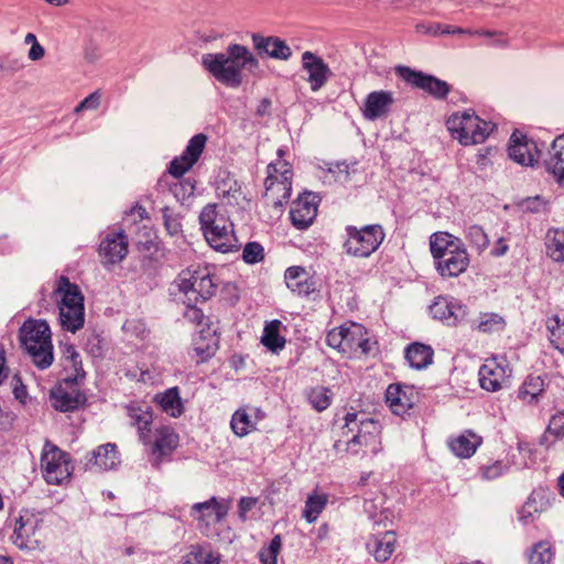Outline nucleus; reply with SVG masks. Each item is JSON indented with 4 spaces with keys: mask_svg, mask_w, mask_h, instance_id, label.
Instances as JSON below:
<instances>
[{
    "mask_svg": "<svg viewBox=\"0 0 564 564\" xmlns=\"http://www.w3.org/2000/svg\"><path fill=\"white\" fill-rule=\"evenodd\" d=\"M338 436L334 442L337 454H350L372 458L382 451V426L369 413L355 408L337 417L332 431Z\"/></svg>",
    "mask_w": 564,
    "mask_h": 564,
    "instance_id": "f257e3e1",
    "label": "nucleus"
},
{
    "mask_svg": "<svg viewBox=\"0 0 564 564\" xmlns=\"http://www.w3.org/2000/svg\"><path fill=\"white\" fill-rule=\"evenodd\" d=\"M202 64L219 83L229 87L241 85L245 68L251 70L259 67L253 54L240 44L228 45L226 53L203 55Z\"/></svg>",
    "mask_w": 564,
    "mask_h": 564,
    "instance_id": "f03ea898",
    "label": "nucleus"
},
{
    "mask_svg": "<svg viewBox=\"0 0 564 564\" xmlns=\"http://www.w3.org/2000/svg\"><path fill=\"white\" fill-rule=\"evenodd\" d=\"M199 226L207 243L221 253L240 249L235 225L227 212L217 204H207L199 213Z\"/></svg>",
    "mask_w": 564,
    "mask_h": 564,
    "instance_id": "7ed1b4c3",
    "label": "nucleus"
},
{
    "mask_svg": "<svg viewBox=\"0 0 564 564\" xmlns=\"http://www.w3.org/2000/svg\"><path fill=\"white\" fill-rule=\"evenodd\" d=\"M430 250L435 268L443 278H456L469 265V254L460 239L438 231L430 238Z\"/></svg>",
    "mask_w": 564,
    "mask_h": 564,
    "instance_id": "20e7f679",
    "label": "nucleus"
},
{
    "mask_svg": "<svg viewBox=\"0 0 564 564\" xmlns=\"http://www.w3.org/2000/svg\"><path fill=\"white\" fill-rule=\"evenodd\" d=\"M19 337L39 369H46L53 364L52 333L45 321L26 319L20 328Z\"/></svg>",
    "mask_w": 564,
    "mask_h": 564,
    "instance_id": "39448f33",
    "label": "nucleus"
},
{
    "mask_svg": "<svg viewBox=\"0 0 564 564\" xmlns=\"http://www.w3.org/2000/svg\"><path fill=\"white\" fill-rule=\"evenodd\" d=\"M63 329L76 333L85 323L84 296L79 288L68 278L61 276L54 290Z\"/></svg>",
    "mask_w": 564,
    "mask_h": 564,
    "instance_id": "423d86ee",
    "label": "nucleus"
},
{
    "mask_svg": "<svg viewBox=\"0 0 564 564\" xmlns=\"http://www.w3.org/2000/svg\"><path fill=\"white\" fill-rule=\"evenodd\" d=\"M11 542L20 550L40 551L44 549L48 527L40 513L22 510L12 520Z\"/></svg>",
    "mask_w": 564,
    "mask_h": 564,
    "instance_id": "0eeeda50",
    "label": "nucleus"
},
{
    "mask_svg": "<svg viewBox=\"0 0 564 564\" xmlns=\"http://www.w3.org/2000/svg\"><path fill=\"white\" fill-rule=\"evenodd\" d=\"M446 127L452 137L462 145H475L484 143L496 124L481 119L471 110L457 111L446 120Z\"/></svg>",
    "mask_w": 564,
    "mask_h": 564,
    "instance_id": "6e6552de",
    "label": "nucleus"
},
{
    "mask_svg": "<svg viewBox=\"0 0 564 564\" xmlns=\"http://www.w3.org/2000/svg\"><path fill=\"white\" fill-rule=\"evenodd\" d=\"M286 151L282 148L278 150V160L271 162L267 167V177L264 180V195L274 205H282L286 202L292 192L293 169L291 163L283 159Z\"/></svg>",
    "mask_w": 564,
    "mask_h": 564,
    "instance_id": "1a4fd4ad",
    "label": "nucleus"
},
{
    "mask_svg": "<svg viewBox=\"0 0 564 564\" xmlns=\"http://www.w3.org/2000/svg\"><path fill=\"white\" fill-rule=\"evenodd\" d=\"M41 471L48 485L61 486L70 480L74 466L70 455L50 441H45L41 453Z\"/></svg>",
    "mask_w": 564,
    "mask_h": 564,
    "instance_id": "9d476101",
    "label": "nucleus"
},
{
    "mask_svg": "<svg viewBox=\"0 0 564 564\" xmlns=\"http://www.w3.org/2000/svg\"><path fill=\"white\" fill-rule=\"evenodd\" d=\"M346 240L344 249L347 254L357 258H367L376 252L386 238V232L381 225H366L357 227L348 225L345 228Z\"/></svg>",
    "mask_w": 564,
    "mask_h": 564,
    "instance_id": "9b49d317",
    "label": "nucleus"
},
{
    "mask_svg": "<svg viewBox=\"0 0 564 564\" xmlns=\"http://www.w3.org/2000/svg\"><path fill=\"white\" fill-rule=\"evenodd\" d=\"M215 276L207 267L188 268L178 274V290L186 297L192 296L194 302H205L215 295L217 284Z\"/></svg>",
    "mask_w": 564,
    "mask_h": 564,
    "instance_id": "f8f14e48",
    "label": "nucleus"
},
{
    "mask_svg": "<svg viewBox=\"0 0 564 564\" xmlns=\"http://www.w3.org/2000/svg\"><path fill=\"white\" fill-rule=\"evenodd\" d=\"M229 510V499L212 497L207 501L193 505L192 516L204 535L214 536L219 534L217 525L225 521Z\"/></svg>",
    "mask_w": 564,
    "mask_h": 564,
    "instance_id": "ddd939ff",
    "label": "nucleus"
},
{
    "mask_svg": "<svg viewBox=\"0 0 564 564\" xmlns=\"http://www.w3.org/2000/svg\"><path fill=\"white\" fill-rule=\"evenodd\" d=\"M512 368L505 355H494L485 359L478 371L479 384L488 392H497L508 387Z\"/></svg>",
    "mask_w": 564,
    "mask_h": 564,
    "instance_id": "4468645a",
    "label": "nucleus"
},
{
    "mask_svg": "<svg viewBox=\"0 0 564 564\" xmlns=\"http://www.w3.org/2000/svg\"><path fill=\"white\" fill-rule=\"evenodd\" d=\"M149 438V441H142L141 443L149 447V452L155 458L156 463L170 456L177 448L180 443V436L175 429L171 424L162 422L154 425Z\"/></svg>",
    "mask_w": 564,
    "mask_h": 564,
    "instance_id": "2eb2a0df",
    "label": "nucleus"
},
{
    "mask_svg": "<svg viewBox=\"0 0 564 564\" xmlns=\"http://www.w3.org/2000/svg\"><path fill=\"white\" fill-rule=\"evenodd\" d=\"M395 73L405 83L426 91L435 99H445L452 89L451 85L445 80L414 70L408 66L395 67Z\"/></svg>",
    "mask_w": 564,
    "mask_h": 564,
    "instance_id": "dca6fc26",
    "label": "nucleus"
},
{
    "mask_svg": "<svg viewBox=\"0 0 564 564\" xmlns=\"http://www.w3.org/2000/svg\"><path fill=\"white\" fill-rule=\"evenodd\" d=\"M51 401L54 409L61 412L77 410L85 403V394L80 391L78 378L63 379L52 391Z\"/></svg>",
    "mask_w": 564,
    "mask_h": 564,
    "instance_id": "f3484780",
    "label": "nucleus"
},
{
    "mask_svg": "<svg viewBox=\"0 0 564 564\" xmlns=\"http://www.w3.org/2000/svg\"><path fill=\"white\" fill-rule=\"evenodd\" d=\"M207 137L203 133L195 134L186 145L184 152L172 160L169 166V173L175 177H182L188 172L194 164L199 160L205 145Z\"/></svg>",
    "mask_w": 564,
    "mask_h": 564,
    "instance_id": "a211bd4d",
    "label": "nucleus"
},
{
    "mask_svg": "<svg viewBox=\"0 0 564 564\" xmlns=\"http://www.w3.org/2000/svg\"><path fill=\"white\" fill-rule=\"evenodd\" d=\"M417 401L419 392L412 386L392 383L387 388L386 403L395 415L409 414Z\"/></svg>",
    "mask_w": 564,
    "mask_h": 564,
    "instance_id": "6ab92c4d",
    "label": "nucleus"
},
{
    "mask_svg": "<svg viewBox=\"0 0 564 564\" xmlns=\"http://www.w3.org/2000/svg\"><path fill=\"white\" fill-rule=\"evenodd\" d=\"M508 154L509 158L518 164L533 166L538 163L541 151L534 140L516 131L510 137Z\"/></svg>",
    "mask_w": 564,
    "mask_h": 564,
    "instance_id": "aec40b11",
    "label": "nucleus"
},
{
    "mask_svg": "<svg viewBox=\"0 0 564 564\" xmlns=\"http://www.w3.org/2000/svg\"><path fill=\"white\" fill-rule=\"evenodd\" d=\"M553 500L555 496L549 488L541 486L535 488L519 510V520L523 524L532 523L551 508Z\"/></svg>",
    "mask_w": 564,
    "mask_h": 564,
    "instance_id": "412c9836",
    "label": "nucleus"
},
{
    "mask_svg": "<svg viewBox=\"0 0 564 564\" xmlns=\"http://www.w3.org/2000/svg\"><path fill=\"white\" fill-rule=\"evenodd\" d=\"M219 349V336L212 329V323H206L192 340V358L196 364L206 362L212 359Z\"/></svg>",
    "mask_w": 564,
    "mask_h": 564,
    "instance_id": "4be33fe9",
    "label": "nucleus"
},
{
    "mask_svg": "<svg viewBox=\"0 0 564 564\" xmlns=\"http://www.w3.org/2000/svg\"><path fill=\"white\" fill-rule=\"evenodd\" d=\"M434 318L447 325H457L466 321L468 311L465 305L455 299L437 296L430 307Z\"/></svg>",
    "mask_w": 564,
    "mask_h": 564,
    "instance_id": "5701e85b",
    "label": "nucleus"
},
{
    "mask_svg": "<svg viewBox=\"0 0 564 564\" xmlns=\"http://www.w3.org/2000/svg\"><path fill=\"white\" fill-rule=\"evenodd\" d=\"M344 355H368L372 349V341L368 330L361 324L345 323Z\"/></svg>",
    "mask_w": 564,
    "mask_h": 564,
    "instance_id": "b1692460",
    "label": "nucleus"
},
{
    "mask_svg": "<svg viewBox=\"0 0 564 564\" xmlns=\"http://www.w3.org/2000/svg\"><path fill=\"white\" fill-rule=\"evenodd\" d=\"M284 279L290 291L297 296L307 297L317 290L312 267L293 265L285 270Z\"/></svg>",
    "mask_w": 564,
    "mask_h": 564,
    "instance_id": "393cba45",
    "label": "nucleus"
},
{
    "mask_svg": "<svg viewBox=\"0 0 564 564\" xmlns=\"http://www.w3.org/2000/svg\"><path fill=\"white\" fill-rule=\"evenodd\" d=\"M317 196L313 193H304L292 203L290 218L297 229L308 228L317 216Z\"/></svg>",
    "mask_w": 564,
    "mask_h": 564,
    "instance_id": "a878e982",
    "label": "nucleus"
},
{
    "mask_svg": "<svg viewBox=\"0 0 564 564\" xmlns=\"http://www.w3.org/2000/svg\"><path fill=\"white\" fill-rule=\"evenodd\" d=\"M126 410L130 424L137 430L139 441H149L150 433L156 424L152 408L140 402H130Z\"/></svg>",
    "mask_w": 564,
    "mask_h": 564,
    "instance_id": "bb28decb",
    "label": "nucleus"
},
{
    "mask_svg": "<svg viewBox=\"0 0 564 564\" xmlns=\"http://www.w3.org/2000/svg\"><path fill=\"white\" fill-rule=\"evenodd\" d=\"M128 246V237L122 231H110L100 241L99 256L106 263H118L126 258Z\"/></svg>",
    "mask_w": 564,
    "mask_h": 564,
    "instance_id": "cd10ccee",
    "label": "nucleus"
},
{
    "mask_svg": "<svg viewBox=\"0 0 564 564\" xmlns=\"http://www.w3.org/2000/svg\"><path fill=\"white\" fill-rule=\"evenodd\" d=\"M482 442V436L473 430H464L459 434L451 435L446 444L456 457L465 459L474 456Z\"/></svg>",
    "mask_w": 564,
    "mask_h": 564,
    "instance_id": "c85d7f7f",
    "label": "nucleus"
},
{
    "mask_svg": "<svg viewBox=\"0 0 564 564\" xmlns=\"http://www.w3.org/2000/svg\"><path fill=\"white\" fill-rule=\"evenodd\" d=\"M546 376L529 375L517 390V399L524 405H538L546 394Z\"/></svg>",
    "mask_w": 564,
    "mask_h": 564,
    "instance_id": "c756f323",
    "label": "nucleus"
},
{
    "mask_svg": "<svg viewBox=\"0 0 564 564\" xmlns=\"http://www.w3.org/2000/svg\"><path fill=\"white\" fill-rule=\"evenodd\" d=\"M394 102L393 94L387 90L370 93L365 100L362 115L368 120H376L384 117Z\"/></svg>",
    "mask_w": 564,
    "mask_h": 564,
    "instance_id": "7c9ffc66",
    "label": "nucleus"
},
{
    "mask_svg": "<svg viewBox=\"0 0 564 564\" xmlns=\"http://www.w3.org/2000/svg\"><path fill=\"white\" fill-rule=\"evenodd\" d=\"M252 42L259 55H267L275 59H288L292 54L285 41L278 36H262L253 33Z\"/></svg>",
    "mask_w": 564,
    "mask_h": 564,
    "instance_id": "2f4dec72",
    "label": "nucleus"
},
{
    "mask_svg": "<svg viewBox=\"0 0 564 564\" xmlns=\"http://www.w3.org/2000/svg\"><path fill=\"white\" fill-rule=\"evenodd\" d=\"M120 464L119 452L116 444L107 443L91 452L87 459V467L96 471H106L116 468Z\"/></svg>",
    "mask_w": 564,
    "mask_h": 564,
    "instance_id": "473e14b6",
    "label": "nucleus"
},
{
    "mask_svg": "<svg viewBox=\"0 0 564 564\" xmlns=\"http://www.w3.org/2000/svg\"><path fill=\"white\" fill-rule=\"evenodd\" d=\"M221 555L209 543H196L188 546L178 564H220Z\"/></svg>",
    "mask_w": 564,
    "mask_h": 564,
    "instance_id": "72a5a7b5",
    "label": "nucleus"
},
{
    "mask_svg": "<svg viewBox=\"0 0 564 564\" xmlns=\"http://www.w3.org/2000/svg\"><path fill=\"white\" fill-rule=\"evenodd\" d=\"M395 542L397 538L394 532L387 531L381 535H371L366 546L378 562H386L392 555Z\"/></svg>",
    "mask_w": 564,
    "mask_h": 564,
    "instance_id": "f704fd0d",
    "label": "nucleus"
},
{
    "mask_svg": "<svg viewBox=\"0 0 564 564\" xmlns=\"http://www.w3.org/2000/svg\"><path fill=\"white\" fill-rule=\"evenodd\" d=\"M153 402L159 409L171 417L177 419L184 413V404L177 387L156 393Z\"/></svg>",
    "mask_w": 564,
    "mask_h": 564,
    "instance_id": "c9c22d12",
    "label": "nucleus"
},
{
    "mask_svg": "<svg viewBox=\"0 0 564 564\" xmlns=\"http://www.w3.org/2000/svg\"><path fill=\"white\" fill-rule=\"evenodd\" d=\"M285 326L279 319L267 322L261 336V344L270 351L278 354L286 344L285 337L282 335Z\"/></svg>",
    "mask_w": 564,
    "mask_h": 564,
    "instance_id": "e433bc0d",
    "label": "nucleus"
},
{
    "mask_svg": "<svg viewBox=\"0 0 564 564\" xmlns=\"http://www.w3.org/2000/svg\"><path fill=\"white\" fill-rule=\"evenodd\" d=\"M434 350L430 345L412 343L405 348V359L417 370L426 369L433 364Z\"/></svg>",
    "mask_w": 564,
    "mask_h": 564,
    "instance_id": "4c0bfd02",
    "label": "nucleus"
},
{
    "mask_svg": "<svg viewBox=\"0 0 564 564\" xmlns=\"http://www.w3.org/2000/svg\"><path fill=\"white\" fill-rule=\"evenodd\" d=\"M546 166L556 181L564 185V134L558 135L552 142Z\"/></svg>",
    "mask_w": 564,
    "mask_h": 564,
    "instance_id": "58836bf2",
    "label": "nucleus"
},
{
    "mask_svg": "<svg viewBox=\"0 0 564 564\" xmlns=\"http://www.w3.org/2000/svg\"><path fill=\"white\" fill-rule=\"evenodd\" d=\"M506 327L505 318L497 313H480L476 319L470 323V328L484 334L502 332Z\"/></svg>",
    "mask_w": 564,
    "mask_h": 564,
    "instance_id": "ea45409f",
    "label": "nucleus"
},
{
    "mask_svg": "<svg viewBox=\"0 0 564 564\" xmlns=\"http://www.w3.org/2000/svg\"><path fill=\"white\" fill-rule=\"evenodd\" d=\"M62 360L64 370L70 372L68 377L85 378L82 358L74 345L65 344L62 346Z\"/></svg>",
    "mask_w": 564,
    "mask_h": 564,
    "instance_id": "a19ab883",
    "label": "nucleus"
},
{
    "mask_svg": "<svg viewBox=\"0 0 564 564\" xmlns=\"http://www.w3.org/2000/svg\"><path fill=\"white\" fill-rule=\"evenodd\" d=\"M546 254L555 262H564V230L552 228L545 237Z\"/></svg>",
    "mask_w": 564,
    "mask_h": 564,
    "instance_id": "79ce46f5",
    "label": "nucleus"
},
{
    "mask_svg": "<svg viewBox=\"0 0 564 564\" xmlns=\"http://www.w3.org/2000/svg\"><path fill=\"white\" fill-rule=\"evenodd\" d=\"M510 469L509 462L506 459H489L480 464L477 475L487 481L496 480L507 474Z\"/></svg>",
    "mask_w": 564,
    "mask_h": 564,
    "instance_id": "37998d69",
    "label": "nucleus"
},
{
    "mask_svg": "<svg viewBox=\"0 0 564 564\" xmlns=\"http://www.w3.org/2000/svg\"><path fill=\"white\" fill-rule=\"evenodd\" d=\"M549 339L560 351L564 352V312L557 313L546 321Z\"/></svg>",
    "mask_w": 564,
    "mask_h": 564,
    "instance_id": "c03bdc74",
    "label": "nucleus"
},
{
    "mask_svg": "<svg viewBox=\"0 0 564 564\" xmlns=\"http://www.w3.org/2000/svg\"><path fill=\"white\" fill-rule=\"evenodd\" d=\"M230 427L237 436L243 437L248 435L250 432H252L256 429V425L251 421L246 409H238L232 414Z\"/></svg>",
    "mask_w": 564,
    "mask_h": 564,
    "instance_id": "a18cd8bd",
    "label": "nucleus"
},
{
    "mask_svg": "<svg viewBox=\"0 0 564 564\" xmlns=\"http://www.w3.org/2000/svg\"><path fill=\"white\" fill-rule=\"evenodd\" d=\"M466 240L475 248L478 253L485 251L489 245V238L482 227L478 225L468 226L466 229Z\"/></svg>",
    "mask_w": 564,
    "mask_h": 564,
    "instance_id": "49530a36",
    "label": "nucleus"
},
{
    "mask_svg": "<svg viewBox=\"0 0 564 564\" xmlns=\"http://www.w3.org/2000/svg\"><path fill=\"white\" fill-rule=\"evenodd\" d=\"M194 300L192 296L186 297L185 303V311L183 313V316L186 321L194 324L195 326L203 328L205 327L206 323H210L209 317H207L202 308L197 307L195 303H193Z\"/></svg>",
    "mask_w": 564,
    "mask_h": 564,
    "instance_id": "de8ad7c7",
    "label": "nucleus"
},
{
    "mask_svg": "<svg viewBox=\"0 0 564 564\" xmlns=\"http://www.w3.org/2000/svg\"><path fill=\"white\" fill-rule=\"evenodd\" d=\"M553 555L554 553L549 542H538L529 554V564H547L552 561Z\"/></svg>",
    "mask_w": 564,
    "mask_h": 564,
    "instance_id": "09e8293b",
    "label": "nucleus"
},
{
    "mask_svg": "<svg viewBox=\"0 0 564 564\" xmlns=\"http://www.w3.org/2000/svg\"><path fill=\"white\" fill-rule=\"evenodd\" d=\"M282 549V538L280 534L274 535L269 545L264 546L259 552V560L261 564H276L278 555Z\"/></svg>",
    "mask_w": 564,
    "mask_h": 564,
    "instance_id": "8fccbe9b",
    "label": "nucleus"
},
{
    "mask_svg": "<svg viewBox=\"0 0 564 564\" xmlns=\"http://www.w3.org/2000/svg\"><path fill=\"white\" fill-rule=\"evenodd\" d=\"M264 259V248L257 241L248 242L242 250V260L248 264L261 262Z\"/></svg>",
    "mask_w": 564,
    "mask_h": 564,
    "instance_id": "3c124183",
    "label": "nucleus"
},
{
    "mask_svg": "<svg viewBox=\"0 0 564 564\" xmlns=\"http://www.w3.org/2000/svg\"><path fill=\"white\" fill-rule=\"evenodd\" d=\"M564 435V411L555 413L549 422L546 431L543 435L545 441H549L551 436L557 440Z\"/></svg>",
    "mask_w": 564,
    "mask_h": 564,
    "instance_id": "603ef678",
    "label": "nucleus"
},
{
    "mask_svg": "<svg viewBox=\"0 0 564 564\" xmlns=\"http://www.w3.org/2000/svg\"><path fill=\"white\" fill-rule=\"evenodd\" d=\"M216 191L219 197L227 198L229 202L230 198L237 200L240 195V187L235 180H227L218 183Z\"/></svg>",
    "mask_w": 564,
    "mask_h": 564,
    "instance_id": "864d4df0",
    "label": "nucleus"
},
{
    "mask_svg": "<svg viewBox=\"0 0 564 564\" xmlns=\"http://www.w3.org/2000/svg\"><path fill=\"white\" fill-rule=\"evenodd\" d=\"M303 66L310 73V80L313 90L317 89V56L311 52H305L302 56Z\"/></svg>",
    "mask_w": 564,
    "mask_h": 564,
    "instance_id": "5fc2aeb1",
    "label": "nucleus"
},
{
    "mask_svg": "<svg viewBox=\"0 0 564 564\" xmlns=\"http://www.w3.org/2000/svg\"><path fill=\"white\" fill-rule=\"evenodd\" d=\"M345 324L339 327L330 329L326 335V343L329 347L337 349L339 352L344 354V335Z\"/></svg>",
    "mask_w": 564,
    "mask_h": 564,
    "instance_id": "6e6d98bb",
    "label": "nucleus"
},
{
    "mask_svg": "<svg viewBox=\"0 0 564 564\" xmlns=\"http://www.w3.org/2000/svg\"><path fill=\"white\" fill-rule=\"evenodd\" d=\"M303 517L308 521L313 522L317 519V489H314L308 496Z\"/></svg>",
    "mask_w": 564,
    "mask_h": 564,
    "instance_id": "4d7b16f0",
    "label": "nucleus"
},
{
    "mask_svg": "<svg viewBox=\"0 0 564 564\" xmlns=\"http://www.w3.org/2000/svg\"><path fill=\"white\" fill-rule=\"evenodd\" d=\"M258 503V499L253 497H242L238 503V516L241 521L247 520V514L251 511Z\"/></svg>",
    "mask_w": 564,
    "mask_h": 564,
    "instance_id": "13d9d810",
    "label": "nucleus"
},
{
    "mask_svg": "<svg viewBox=\"0 0 564 564\" xmlns=\"http://www.w3.org/2000/svg\"><path fill=\"white\" fill-rule=\"evenodd\" d=\"M100 104V94L99 91H94L88 97H86L83 101H80L75 108V112H80L83 110L96 109Z\"/></svg>",
    "mask_w": 564,
    "mask_h": 564,
    "instance_id": "bf43d9fd",
    "label": "nucleus"
},
{
    "mask_svg": "<svg viewBox=\"0 0 564 564\" xmlns=\"http://www.w3.org/2000/svg\"><path fill=\"white\" fill-rule=\"evenodd\" d=\"M508 250H509V246H508L507 239L501 237L495 242L490 253L494 257H502L508 252Z\"/></svg>",
    "mask_w": 564,
    "mask_h": 564,
    "instance_id": "052dcab7",
    "label": "nucleus"
},
{
    "mask_svg": "<svg viewBox=\"0 0 564 564\" xmlns=\"http://www.w3.org/2000/svg\"><path fill=\"white\" fill-rule=\"evenodd\" d=\"M433 34L442 33V34H457V33H467V31L460 29V28H453L449 25H446L444 28H441V25H435L430 28L429 30Z\"/></svg>",
    "mask_w": 564,
    "mask_h": 564,
    "instance_id": "680f3d73",
    "label": "nucleus"
},
{
    "mask_svg": "<svg viewBox=\"0 0 564 564\" xmlns=\"http://www.w3.org/2000/svg\"><path fill=\"white\" fill-rule=\"evenodd\" d=\"M8 376L9 368L6 366V351L3 347L0 345V384L4 382Z\"/></svg>",
    "mask_w": 564,
    "mask_h": 564,
    "instance_id": "e2e57ef3",
    "label": "nucleus"
},
{
    "mask_svg": "<svg viewBox=\"0 0 564 564\" xmlns=\"http://www.w3.org/2000/svg\"><path fill=\"white\" fill-rule=\"evenodd\" d=\"M43 56H44V48L39 44V42L33 43L30 48V52H29V57L32 61H37V59L42 58Z\"/></svg>",
    "mask_w": 564,
    "mask_h": 564,
    "instance_id": "0e129e2a",
    "label": "nucleus"
},
{
    "mask_svg": "<svg viewBox=\"0 0 564 564\" xmlns=\"http://www.w3.org/2000/svg\"><path fill=\"white\" fill-rule=\"evenodd\" d=\"M332 398V391L329 389H324L323 393L319 394V412L330 404Z\"/></svg>",
    "mask_w": 564,
    "mask_h": 564,
    "instance_id": "69168bd1",
    "label": "nucleus"
},
{
    "mask_svg": "<svg viewBox=\"0 0 564 564\" xmlns=\"http://www.w3.org/2000/svg\"><path fill=\"white\" fill-rule=\"evenodd\" d=\"M333 75L328 66L319 58V87Z\"/></svg>",
    "mask_w": 564,
    "mask_h": 564,
    "instance_id": "338daca9",
    "label": "nucleus"
},
{
    "mask_svg": "<svg viewBox=\"0 0 564 564\" xmlns=\"http://www.w3.org/2000/svg\"><path fill=\"white\" fill-rule=\"evenodd\" d=\"M271 108V100L269 98H263L256 110L257 116L263 117L269 113V109Z\"/></svg>",
    "mask_w": 564,
    "mask_h": 564,
    "instance_id": "774afa93",
    "label": "nucleus"
}]
</instances>
